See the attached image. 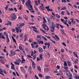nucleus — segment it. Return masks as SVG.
<instances>
[{
  "label": "nucleus",
  "mask_w": 79,
  "mask_h": 79,
  "mask_svg": "<svg viewBox=\"0 0 79 79\" xmlns=\"http://www.w3.org/2000/svg\"><path fill=\"white\" fill-rule=\"evenodd\" d=\"M22 60H21V59L19 58L18 60H16V61H14V63L16 64L17 65H19V63H21V64H23V63H25V61L26 60L24 58V56H23L22 55Z\"/></svg>",
  "instance_id": "1"
},
{
  "label": "nucleus",
  "mask_w": 79,
  "mask_h": 79,
  "mask_svg": "<svg viewBox=\"0 0 79 79\" xmlns=\"http://www.w3.org/2000/svg\"><path fill=\"white\" fill-rule=\"evenodd\" d=\"M31 1L30 0H28V1H27L25 3V5L27 7L30 6L31 8H32V6L31 5Z\"/></svg>",
  "instance_id": "2"
},
{
  "label": "nucleus",
  "mask_w": 79,
  "mask_h": 79,
  "mask_svg": "<svg viewBox=\"0 0 79 79\" xmlns=\"http://www.w3.org/2000/svg\"><path fill=\"white\" fill-rule=\"evenodd\" d=\"M43 20L44 21L43 22V24L42 25L43 27V29H44V30H46V29H47V28H45V27L47 26V25L45 24V23H47V20H46V19H45V18L44 17H43Z\"/></svg>",
  "instance_id": "3"
},
{
  "label": "nucleus",
  "mask_w": 79,
  "mask_h": 79,
  "mask_svg": "<svg viewBox=\"0 0 79 79\" xmlns=\"http://www.w3.org/2000/svg\"><path fill=\"white\" fill-rule=\"evenodd\" d=\"M52 26L51 27V28L52 29L51 30V31L52 32H53L54 31H55V29L56 27V25L54 24V22L52 21Z\"/></svg>",
  "instance_id": "4"
},
{
  "label": "nucleus",
  "mask_w": 79,
  "mask_h": 79,
  "mask_svg": "<svg viewBox=\"0 0 79 79\" xmlns=\"http://www.w3.org/2000/svg\"><path fill=\"white\" fill-rule=\"evenodd\" d=\"M10 18L12 21H15V20H16V19L17 17H16V15L15 14H13L10 17Z\"/></svg>",
  "instance_id": "5"
},
{
  "label": "nucleus",
  "mask_w": 79,
  "mask_h": 79,
  "mask_svg": "<svg viewBox=\"0 0 79 79\" xmlns=\"http://www.w3.org/2000/svg\"><path fill=\"white\" fill-rule=\"evenodd\" d=\"M66 75L68 77H73V75L72 74V73H71L70 72H69V71L66 72Z\"/></svg>",
  "instance_id": "6"
},
{
  "label": "nucleus",
  "mask_w": 79,
  "mask_h": 79,
  "mask_svg": "<svg viewBox=\"0 0 79 79\" xmlns=\"http://www.w3.org/2000/svg\"><path fill=\"white\" fill-rule=\"evenodd\" d=\"M55 36L56 38L54 36H53L52 37H53L54 39L56 40V41H58V40H60V38L58 37V36L56 35H55Z\"/></svg>",
  "instance_id": "7"
},
{
  "label": "nucleus",
  "mask_w": 79,
  "mask_h": 79,
  "mask_svg": "<svg viewBox=\"0 0 79 79\" xmlns=\"http://www.w3.org/2000/svg\"><path fill=\"white\" fill-rule=\"evenodd\" d=\"M31 27L33 29V31L36 32V33H38L39 32L37 30V28H35V27Z\"/></svg>",
  "instance_id": "8"
},
{
  "label": "nucleus",
  "mask_w": 79,
  "mask_h": 79,
  "mask_svg": "<svg viewBox=\"0 0 79 79\" xmlns=\"http://www.w3.org/2000/svg\"><path fill=\"white\" fill-rule=\"evenodd\" d=\"M10 55L11 56H14L16 55L15 52H13L12 50L10 51Z\"/></svg>",
  "instance_id": "9"
},
{
  "label": "nucleus",
  "mask_w": 79,
  "mask_h": 79,
  "mask_svg": "<svg viewBox=\"0 0 79 79\" xmlns=\"http://www.w3.org/2000/svg\"><path fill=\"white\" fill-rule=\"evenodd\" d=\"M6 39L7 40V41H6V42H7V44H8L9 42H10V39H9V38L8 37V35H6Z\"/></svg>",
  "instance_id": "10"
},
{
  "label": "nucleus",
  "mask_w": 79,
  "mask_h": 79,
  "mask_svg": "<svg viewBox=\"0 0 79 79\" xmlns=\"http://www.w3.org/2000/svg\"><path fill=\"white\" fill-rule=\"evenodd\" d=\"M47 20H48V23L49 25H51V23L52 22L51 21V20L49 18H47Z\"/></svg>",
  "instance_id": "11"
},
{
  "label": "nucleus",
  "mask_w": 79,
  "mask_h": 79,
  "mask_svg": "<svg viewBox=\"0 0 79 79\" xmlns=\"http://www.w3.org/2000/svg\"><path fill=\"white\" fill-rule=\"evenodd\" d=\"M31 61L32 62V67L33 68H35V63H34V61H32V60H31Z\"/></svg>",
  "instance_id": "12"
},
{
  "label": "nucleus",
  "mask_w": 79,
  "mask_h": 79,
  "mask_svg": "<svg viewBox=\"0 0 79 79\" xmlns=\"http://www.w3.org/2000/svg\"><path fill=\"white\" fill-rule=\"evenodd\" d=\"M37 42L39 44H44V41L42 40H37Z\"/></svg>",
  "instance_id": "13"
},
{
  "label": "nucleus",
  "mask_w": 79,
  "mask_h": 79,
  "mask_svg": "<svg viewBox=\"0 0 79 79\" xmlns=\"http://www.w3.org/2000/svg\"><path fill=\"white\" fill-rule=\"evenodd\" d=\"M3 73V70L1 68H0V74H1L2 75H3V76H5V75L3 74V73Z\"/></svg>",
  "instance_id": "14"
},
{
  "label": "nucleus",
  "mask_w": 79,
  "mask_h": 79,
  "mask_svg": "<svg viewBox=\"0 0 79 79\" xmlns=\"http://www.w3.org/2000/svg\"><path fill=\"white\" fill-rule=\"evenodd\" d=\"M38 51L39 52L41 53V52H42L43 51V49L42 48H40L38 49Z\"/></svg>",
  "instance_id": "15"
},
{
  "label": "nucleus",
  "mask_w": 79,
  "mask_h": 79,
  "mask_svg": "<svg viewBox=\"0 0 79 79\" xmlns=\"http://www.w3.org/2000/svg\"><path fill=\"white\" fill-rule=\"evenodd\" d=\"M73 53L74 55L76 57V58H78V56H77V53L76 52H73Z\"/></svg>",
  "instance_id": "16"
},
{
  "label": "nucleus",
  "mask_w": 79,
  "mask_h": 79,
  "mask_svg": "<svg viewBox=\"0 0 79 79\" xmlns=\"http://www.w3.org/2000/svg\"><path fill=\"white\" fill-rule=\"evenodd\" d=\"M11 37L12 39V40H13L14 42H15V44H17V43L16 42V40H15V38H14V37H13V36H11Z\"/></svg>",
  "instance_id": "17"
},
{
  "label": "nucleus",
  "mask_w": 79,
  "mask_h": 79,
  "mask_svg": "<svg viewBox=\"0 0 79 79\" xmlns=\"http://www.w3.org/2000/svg\"><path fill=\"white\" fill-rule=\"evenodd\" d=\"M24 41L26 42L27 40V35H25L24 36Z\"/></svg>",
  "instance_id": "18"
},
{
  "label": "nucleus",
  "mask_w": 79,
  "mask_h": 79,
  "mask_svg": "<svg viewBox=\"0 0 79 79\" xmlns=\"http://www.w3.org/2000/svg\"><path fill=\"white\" fill-rule=\"evenodd\" d=\"M11 64L12 65V66H11V69H15V68H14V67L15 66V65L12 63V62H11Z\"/></svg>",
  "instance_id": "19"
},
{
  "label": "nucleus",
  "mask_w": 79,
  "mask_h": 79,
  "mask_svg": "<svg viewBox=\"0 0 79 79\" xmlns=\"http://www.w3.org/2000/svg\"><path fill=\"white\" fill-rule=\"evenodd\" d=\"M20 69L21 71H22V72H23V71H24V67H23V66H21L20 67Z\"/></svg>",
  "instance_id": "20"
},
{
  "label": "nucleus",
  "mask_w": 79,
  "mask_h": 79,
  "mask_svg": "<svg viewBox=\"0 0 79 79\" xmlns=\"http://www.w3.org/2000/svg\"><path fill=\"white\" fill-rule=\"evenodd\" d=\"M44 71L45 72H47L48 71H50V69L48 68H45L44 69Z\"/></svg>",
  "instance_id": "21"
},
{
  "label": "nucleus",
  "mask_w": 79,
  "mask_h": 79,
  "mask_svg": "<svg viewBox=\"0 0 79 79\" xmlns=\"http://www.w3.org/2000/svg\"><path fill=\"white\" fill-rule=\"evenodd\" d=\"M19 29L20 28H17V27H15V29L16 31V32L17 33H18V32H19Z\"/></svg>",
  "instance_id": "22"
},
{
  "label": "nucleus",
  "mask_w": 79,
  "mask_h": 79,
  "mask_svg": "<svg viewBox=\"0 0 79 79\" xmlns=\"http://www.w3.org/2000/svg\"><path fill=\"white\" fill-rule=\"evenodd\" d=\"M64 66H68V65H67V63H66V61H64Z\"/></svg>",
  "instance_id": "23"
},
{
  "label": "nucleus",
  "mask_w": 79,
  "mask_h": 79,
  "mask_svg": "<svg viewBox=\"0 0 79 79\" xmlns=\"http://www.w3.org/2000/svg\"><path fill=\"white\" fill-rule=\"evenodd\" d=\"M66 9H67L66 7L64 6V7L62 8L61 10H66Z\"/></svg>",
  "instance_id": "24"
},
{
  "label": "nucleus",
  "mask_w": 79,
  "mask_h": 79,
  "mask_svg": "<svg viewBox=\"0 0 79 79\" xmlns=\"http://www.w3.org/2000/svg\"><path fill=\"white\" fill-rule=\"evenodd\" d=\"M64 69H65V71H66V72H68V68L66 67H64Z\"/></svg>",
  "instance_id": "25"
},
{
  "label": "nucleus",
  "mask_w": 79,
  "mask_h": 79,
  "mask_svg": "<svg viewBox=\"0 0 79 79\" xmlns=\"http://www.w3.org/2000/svg\"><path fill=\"white\" fill-rule=\"evenodd\" d=\"M67 63L68 64V66H71V63L70 62H69V61H67Z\"/></svg>",
  "instance_id": "26"
},
{
  "label": "nucleus",
  "mask_w": 79,
  "mask_h": 79,
  "mask_svg": "<svg viewBox=\"0 0 79 79\" xmlns=\"http://www.w3.org/2000/svg\"><path fill=\"white\" fill-rule=\"evenodd\" d=\"M37 68L38 70L40 71V72H41V68L39 66H38Z\"/></svg>",
  "instance_id": "27"
},
{
  "label": "nucleus",
  "mask_w": 79,
  "mask_h": 79,
  "mask_svg": "<svg viewBox=\"0 0 79 79\" xmlns=\"http://www.w3.org/2000/svg\"><path fill=\"white\" fill-rule=\"evenodd\" d=\"M76 60H75L74 61V63L75 64H76V63H78V59H76Z\"/></svg>",
  "instance_id": "28"
},
{
  "label": "nucleus",
  "mask_w": 79,
  "mask_h": 79,
  "mask_svg": "<svg viewBox=\"0 0 79 79\" xmlns=\"http://www.w3.org/2000/svg\"><path fill=\"white\" fill-rule=\"evenodd\" d=\"M39 58L40 59H41V60H42V59H43V58L42 57V54H40Z\"/></svg>",
  "instance_id": "29"
},
{
  "label": "nucleus",
  "mask_w": 79,
  "mask_h": 79,
  "mask_svg": "<svg viewBox=\"0 0 79 79\" xmlns=\"http://www.w3.org/2000/svg\"><path fill=\"white\" fill-rule=\"evenodd\" d=\"M56 18H60V16L59 15H58V14H56Z\"/></svg>",
  "instance_id": "30"
},
{
  "label": "nucleus",
  "mask_w": 79,
  "mask_h": 79,
  "mask_svg": "<svg viewBox=\"0 0 79 79\" xmlns=\"http://www.w3.org/2000/svg\"><path fill=\"white\" fill-rule=\"evenodd\" d=\"M61 31L62 32V34H63V35H65V33H64V31H63V29H62L61 30Z\"/></svg>",
  "instance_id": "31"
},
{
  "label": "nucleus",
  "mask_w": 79,
  "mask_h": 79,
  "mask_svg": "<svg viewBox=\"0 0 79 79\" xmlns=\"http://www.w3.org/2000/svg\"><path fill=\"white\" fill-rule=\"evenodd\" d=\"M40 8L42 10H44V9H45V8H44V7L42 6H40Z\"/></svg>",
  "instance_id": "32"
},
{
  "label": "nucleus",
  "mask_w": 79,
  "mask_h": 79,
  "mask_svg": "<svg viewBox=\"0 0 79 79\" xmlns=\"http://www.w3.org/2000/svg\"><path fill=\"white\" fill-rule=\"evenodd\" d=\"M59 24L58 23H56V27L58 29H59Z\"/></svg>",
  "instance_id": "33"
},
{
  "label": "nucleus",
  "mask_w": 79,
  "mask_h": 79,
  "mask_svg": "<svg viewBox=\"0 0 79 79\" xmlns=\"http://www.w3.org/2000/svg\"><path fill=\"white\" fill-rule=\"evenodd\" d=\"M41 37L43 39H44L45 40H46V41L47 40V39L45 37V36H42Z\"/></svg>",
  "instance_id": "34"
},
{
  "label": "nucleus",
  "mask_w": 79,
  "mask_h": 79,
  "mask_svg": "<svg viewBox=\"0 0 79 79\" xmlns=\"http://www.w3.org/2000/svg\"><path fill=\"white\" fill-rule=\"evenodd\" d=\"M1 61L2 63V64H4L5 63H4V60H3V59H1Z\"/></svg>",
  "instance_id": "35"
},
{
  "label": "nucleus",
  "mask_w": 79,
  "mask_h": 79,
  "mask_svg": "<svg viewBox=\"0 0 79 79\" xmlns=\"http://www.w3.org/2000/svg\"><path fill=\"white\" fill-rule=\"evenodd\" d=\"M47 45H48V46H47L48 48H49V47L50 45V43H48Z\"/></svg>",
  "instance_id": "36"
},
{
  "label": "nucleus",
  "mask_w": 79,
  "mask_h": 79,
  "mask_svg": "<svg viewBox=\"0 0 79 79\" xmlns=\"http://www.w3.org/2000/svg\"><path fill=\"white\" fill-rule=\"evenodd\" d=\"M9 11H13V8H9L8 9Z\"/></svg>",
  "instance_id": "37"
},
{
  "label": "nucleus",
  "mask_w": 79,
  "mask_h": 79,
  "mask_svg": "<svg viewBox=\"0 0 79 79\" xmlns=\"http://www.w3.org/2000/svg\"><path fill=\"white\" fill-rule=\"evenodd\" d=\"M8 5H7L5 7V10H8Z\"/></svg>",
  "instance_id": "38"
},
{
  "label": "nucleus",
  "mask_w": 79,
  "mask_h": 79,
  "mask_svg": "<svg viewBox=\"0 0 79 79\" xmlns=\"http://www.w3.org/2000/svg\"><path fill=\"white\" fill-rule=\"evenodd\" d=\"M74 78L76 79H79V76H76Z\"/></svg>",
  "instance_id": "39"
},
{
  "label": "nucleus",
  "mask_w": 79,
  "mask_h": 79,
  "mask_svg": "<svg viewBox=\"0 0 79 79\" xmlns=\"http://www.w3.org/2000/svg\"><path fill=\"white\" fill-rule=\"evenodd\" d=\"M65 11L67 12L68 15H70V13H69V12H68V10H66Z\"/></svg>",
  "instance_id": "40"
},
{
  "label": "nucleus",
  "mask_w": 79,
  "mask_h": 79,
  "mask_svg": "<svg viewBox=\"0 0 79 79\" xmlns=\"http://www.w3.org/2000/svg\"><path fill=\"white\" fill-rule=\"evenodd\" d=\"M70 20L71 21V23H73L74 21V18H71L70 19Z\"/></svg>",
  "instance_id": "41"
},
{
  "label": "nucleus",
  "mask_w": 79,
  "mask_h": 79,
  "mask_svg": "<svg viewBox=\"0 0 79 79\" xmlns=\"http://www.w3.org/2000/svg\"><path fill=\"white\" fill-rule=\"evenodd\" d=\"M25 50L26 51V52H29V49H28L27 48H26L25 49Z\"/></svg>",
  "instance_id": "42"
},
{
  "label": "nucleus",
  "mask_w": 79,
  "mask_h": 79,
  "mask_svg": "<svg viewBox=\"0 0 79 79\" xmlns=\"http://www.w3.org/2000/svg\"><path fill=\"white\" fill-rule=\"evenodd\" d=\"M14 11H15V12H17V11H18V10H17V9H16V7L14 8Z\"/></svg>",
  "instance_id": "43"
},
{
  "label": "nucleus",
  "mask_w": 79,
  "mask_h": 79,
  "mask_svg": "<svg viewBox=\"0 0 79 79\" xmlns=\"http://www.w3.org/2000/svg\"><path fill=\"white\" fill-rule=\"evenodd\" d=\"M19 48L20 50H22L23 49V48L22 47V46H20L19 47Z\"/></svg>",
  "instance_id": "44"
},
{
  "label": "nucleus",
  "mask_w": 79,
  "mask_h": 79,
  "mask_svg": "<svg viewBox=\"0 0 79 79\" xmlns=\"http://www.w3.org/2000/svg\"><path fill=\"white\" fill-rule=\"evenodd\" d=\"M40 30L44 34H45V32L44 31V30L41 29H40Z\"/></svg>",
  "instance_id": "45"
},
{
  "label": "nucleus",
  "mask_w": 79,
  "mask_h": 79,
  "mask_svg": "<svg viewBox=\"0 0 79 79\" xmlns=\"http://www.w3.org/2000/svg\"><path fill=\"white\" fill-rule=\"evenodd\" d=\"M35 11H36V12L38 11V9H37V8L36 7H35Z\"/></svg>",
  "instance_id": "46"
},
{
  "label": "nucleus",
  "mask_w": 79,
  "mask_h": 79,
  "mask_svg": "<svg viewBox=\"0 0 79 79\" xmlns=\"http://www.w3.org/2000/svg\"><path fill=\"white\" fill-rule=\"evenodd\" d=\"M61 15H64V12L63 11H61Z\"/></svg>",
  "instance_id": "47"
},
{
  "label": "nucleus",
  "mask_w": 79,
  "mask_h": 79,
  "mask_svg": "<svg viewBox=\"0 0 79 79\" xmlns=\"http://www.w3.org/2000/svg\"><path fill=\"white\" fill-rule=\"evenodd\" d=\"M50 18L51 19H54V17H53L52 15H51L50 17Z\"/></svg>",
  "instance_id": "48"
},
{
  "label": "nucleus",
  "mask_w": 79,
  "mask_h": 79,
  "mask_svg": "<svg viewBox=\"0 0 79 79\" xmlns=\"http://www.w3.org/2000/svg\"><path fill=\"white\" fill-rule=\"evenodd\" d=\"M16 26H17V28L20 29V26L18 24H17Z\"/></svg>",
  "instance_id": "49"
},
{
  "label": "nucleus",
  "mask_w": 79,
  "mask_h": 79,
  "mask_svg": "<svg viewBox=\"0 0 79 79\" xmlns=\"http://www.w3.org/2000/svg\"><path fill=\"white\" fill-rule=\"evenodd\" d=\"M62 44V45H64V46L65 47H66V44L65 43H64V42H63Z\"/></svg>",
  "instance_id": "50"
},
{
  "label": "nucleus",
  "mask_w": 79,
  "mask_h": 79,
  "mask_svg": "<svg viewBox=\"0 0 79 79\" xmlns=\"http://www.w3.org/2000/svg\"><path fill=\"white\" fill-rule=\"evenodd\" d=\"M22 2V4H24V3H25V0H21Z\"/></svg>",
  "instance_id": "51"
},
{
  "label": "nucleus",
  "mask_w": 79,
  "mask_h": 79,
  "mask_svg": "<svg viewBox=\"0 0 79 79\" xmlns=\"http://www.w3.org/2000/svg\"><path fill=\"white\" fill-rule=\"evenodd\" d=\"M67 22V20H66L65 21H64L63 23L64 24V25H66V22Z\"/></svg>",
  "instance_id": "52"
},
{
  "label": "nucleus",
  "mask_w": 79,
  "mask_h": 79,
  "mask_svg": "<svg viewBox=\"0 0 79 79\" xmlns=\"http://www.w3.org/2000/svg\"><path fill=\"white\" fill-rule=\"evenodd\" d=\"M50 76H46L45 77V79H48V78H50Z\"/></svg>",
  "instance_id": "53"
},
{
  "label": "nucleus",
  "mask_w": 79,
  "mask_h": 79,
  "mask_svg": "<svg viewBox=\"0 0 79 79\" xmlns=\"http://www.w3.org/2000/svg\"><path fill=\"white\" fill-rule=\"evenodd\" d=\"M33 55H34V52H33V51H32L31 52V56H33Z\"/></svg>",
  "instance_id": "54"
},
{
  "label": "nucleus",
  "mask_w": 79,
  "mask_h": 79,
  "mask_svg": "<svg viewBox=\"0 0 79 79\" xmlns=\"http://www.w3.org/2000/svg\"><path fill=\"white\" fill-rule=\"evenodd\" d=\"M28 69L29 71H31V69H32V67L31 66H30L28 67Z\"/></svg>",
  "instance_id": "55"
},
{
  "label": "nucleus",
  "mask_w": 79,
  "mask_h": 79,
  "mask_svg": "<svg viewBox=\"0 0 79 79\" xmlns=\"http://www.w3.org/2000/svg\"><path fill=\"white\" fill-rule=\"evenodd\" d=\"M37 58V61H40L41 60L38 57H36Z\"/></svg>",
  "instance_id": "56"
},
{
  "label": "nucleus",
  "mask_w": 79,
  "mask_h": 79,
  "mask_svg": "<svg viewBox=\"0 0 79 79\" xmlns=\"http://www.w3.org/2000/svg\"><path fill=\"white\" fill-rule=\"evenodd\" d=\"M11 31H13V32H15L16 29H15L12 28L11 29Z\"/></svg>",
  "instance_id": "57"
},
{
  "label": "nucleus",
  "mask_w": 79,
  "mask_h": 79,
  "mask_svg": "<svg viewBox=\"0 0 79 79\" xmlns=\"http://www.w3.org/2000/svg\"><path fill=\"white\" fill-rule=\"evenodd\" d=\"M35 3L37 6H38V3H37V1H35Z\"/></svg>",
  "instance_id": "58"
},
{
  "label": "nucleus",
  "mask_w": 79,
  "mask_h": 79,
  "mask_svg": "<svg viewBox=\"0 0 79 79\" xmlns=\"http://www.w3.org/2000/svg\"><path fill=\"white\" fill-rule=\"evenodd\" d=\"M6 68H10L9 67V65L8 64H6L5 65Z\"/></svg>",
  "instance_id": "59"
},
{
  "label": "nucleus",
  "mask_w": 79,
  "mask_h": 79,
  "mask_svg": "<svg viewBox=\"0 0 79 79\" xmlns=\"http://www.w3.org/2000/svg\"><path fill=\"white\" fill-rule=\"evenodd\" d=\"M38 1V4H40V1L41 0H37Z\"/></svg>",
  "instance_id": "60"
},
{
  "label": "nucleus",
  "mask_w": 79,
  "mask_h": 79,
  "mask_svg": "<svg viewBox=\"0 0 79 79\" xmlns=\"http://www.w3.org/2000/svg\"><path fill=\"white\" fill-rule=\"evenodd\" d=\"M8 23L9 25L10 26H11V22H10V21H8Z\"/></svg>",
  "instance_id": "61"
},
{
  "label": "nucleus",
  "mask_w": 79,
  "mask_h": 79,
  "mask_svg": "<svg viewBox=\"0 0 79 79\" xmlns=\"http://www.w3.org/2000/svg\"><path fill=\"white\" fill-rule=\"evenodd\" d=\"M36 56L35 55H34L33 56V60H35Z\"/></svg>",
  "instance_id": "62"
},
{
  "label": "nucleus",
  "mask_w": 79,
  "mask_h": 79,
  "mask_svg": "<svg viewBox=\"0 0 79 79\" xmlns=\"http://www.w3.org/2000/svg\"><path fill=\"white\" fill-rule=\"evenodd\" d=\"M37 37L38 39H41V36H40L39 35H38L37 36Z\"/></svg>",
  "instance_id": "63"
},
{
  "label": "nucleus",
  "mask_w": 79,
  "mask_h": 79,
  "mask_svg": "<svg viewBox=\"0 0 79 79\" xmlns=\"http://www.w3.org/2000/svg\"><path fill=\"white\" fill-rule=\"evenodd\" d=\"M23 34L22 33H21L20 35V38H23Z\"/></svg>",
  "instance_id": "64"
}]
</instances>
